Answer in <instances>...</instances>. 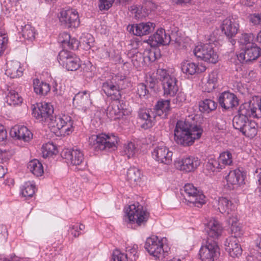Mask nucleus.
I'll use <instances>...</instances> for the list:
<instances>
[{
  "instance_id": "obj_1",
  "label": "nucleus",
  "mask_w": 261,
  "mask_h": 261,
  "mask_svg": "<svg viewBox=\"0 0 261 261\" xmlns=\"http://www.w3.org/2000/svg\"><path fill=\"white\" fill-rule=\"evenodd\" d=\"M202 128L198 126H192L188 122L179 120L174 130L175 142L183 146L192 145L195 140L200 138Z\"/></svg>"
},
{
  "instance_id": "obj_2",
  "label": "nucleus",
  "mask_w": 261,
  "mask_h": 261,
  "mask_svg": "<svg viewBox=\"0 0 261 261\" xmlns=\"http://www.w3.org/2000/svg\"><path fill=\"white\" fill-rule=\"evenodd\" d=\"M47 123L50 131L58 136L69 135L73 124L71 117L66 115L52 116Z\"/></svg>"
},
{
  "instance_id": "obj_3",
  "label": "nucleus",
  "mask_w": 261,
  "mask_h": 261,
  "mask_svg": "<svg viewBox=\"0 0 261 261\" xmlns=\"http://www.w3.org/2000/svg\"><path fill=\"white\" fill-rule=\"evenodd\" d=\"M117 137L113 135H93L89 138V144L95 149L100 150H115L117 148Z\"/></svg>"
},
{
  "instance_id": "obj_4",
  "label": "nucleus",
  "mask_w": 261,
  "mask_h": 261,
  "mask_svg": "<svg viewBox=\"0 0 261 261\" xmlns=\"http://www.w3.org/2000/svg\"><path fill=\"white\" fill-rule=\"evenodd\" d=\"M158 79L162 82L165 96H174L178 90L177 80L173 75H170L167 71L164 69L157 70Z\"/></svg>"
},
{
  "instance_id": "obj_5",
  "label": "nucleus",
  "mask_w": 261,
  "mask_h": 261,
  "mask_svg": "<svg viewBox=\"0 0 261 261\" xmlns=\"http://www.w3.org/2000/svg\"><path fill=\"white\" fill-rule=\"evenodd\" d=\"M127 215L130 222L140 226L144 225L147 221L149 213L142 205L136 203L129 206Z\"/></svg>"
},
{
  "instance_id": "obj_6",
  "label": "nucleus",
  "mask_w": 261,
  "mask_h": 261,
  "mask_svg": "<svg viewBox=\"0 0 261 261\" xmlns=\"http://www.w3.org/2000/svg\"><path fill=\"white\" fill-rule=\"evenodd\" d=\"M145 248L150 254L156 258L164 257L168 252V247H165L162 239L156 236H152L146 240Z\"/></svg>"
},
{
  "instance_id": "obj_7",
  "label": "nucleus",
  "mask_w": 261,
  "mask_h": 261,
  "mask_svg": "<svg viewBox=\"0 0 261 261\" xmlns=\"http://www.w3.org/2000/svg\"><path fill=\"white\" fill-rule=\"evenodd\" d=\"M62 156L68 164H70L79 170H83L87 167L83 152L79 149L65 150Z\"/></svg>"
},
{
  "instance_id": "obj_8",
  "label": "nucleus",
  "mask_w": 261,
  "mask_h": 261,
  "mask_svg": "<svg viewBox=\"0 0 261 261\" xmlns=\"http://www.w3.org/2000/svg\"><path fill=\"white\" fill-rule=\"evenodd\" d=\"M181 193L187 201L194 204H203L205 203V196L193 184H187L184 187Z\"/></svg>"
},
{
  "instance_id": "obj_9",
  "label": "nucleus",
  "mask_w": 261,
  "mask_h": 261,
  "mask_svg": "<svg viewBox=\"0 0 261 261\" xmlns=\"http://www.w3.org/2000/svg\"><path fill=\"white\" fill-rule=\"evenodd\" d=\"M59 62L69 71H75L81 66V61L73 53L62 50L59 54Z\"/></svg>"
},
{
  "instance_id": "obj_10",
  "label": "nucleus",
  "mask_w": 261,
  "mask_h": 261,
  "mask_svg": "<svg viewBox=\"0 0 261 261\" xmlns=\"http://www.w3.org/2000/svg\"><path fill=\"white\" fill-rule=\"evenodd\" d=\"M130 114V111L125 102L115 100L107 110V115L111 119H119L121 117Z\"/></svg>"
},
{
  "instance_id": "obj_11",
  "label": "nucleus",
  "mask_w": 261,
  "mask_h": 261,
  "mask_svg": "<svg viewBox=\"0 0 261 261\" xmlns=\"http://www.w3.org/2000/svg\"><path fill=\"white\" fill-rule=\"evenodd\" d=\"M122 81L118 79V76H116L111 80L103 83L102 90L108 96L111 97L114 100H118L121 97L119 89L120 82Z\"/></svg>"
},
{
  "instance_id": "obj_12",
  "label": "nucleus",
  "mask_w": 261,
  "mask_h": 261,
  "mask_svg": "<svg viewBox=\"0 0 261 261\" xmlns=\"http://www.w3.org/2000/svg\"><path fill=\"white\" fill-rule=\"evenodd\" d=\"M54 109L52 105L47 102H41L33 110V116L42 122H47L52 117Z\"/></svg>"
},
{
  "instance_id": "obj_13",
  "label": "nucleus",
  "mask_w": 261,
  "mask_h": 261,
  "mask_svg": "<svg viewBox=\"0 0 261 261\" xmlns=\"http://www.w3.org/2000/svg\"><path fill=\"white\" fill-rule=\"evenodd\" d=\"M152 155L153 158L160 163L168 165L172 162L173 152L164 145L155 147L152 152Z\"/></svg>"
},
{
  "instance_id": "obj_14",
  "label": "nucleus",
  "mask_w": 261,
  "mask_h": 261,
  "mask_svg": "<svg viewBox=\"0 0 261 261\" xmlns=\"http://www.w3.org/2000/svg\"><path fill=\"white\" fill-rule=\"evenodd\" d=\"M60 22L68 28H76L80 24L77 12L74 9L64 10L60 12Z\"/></svg>"
},
{
  "instance_id": "obj_15",
  "label": "nucleus",
  "mask_w": 261,
  "mask_h": 261,
  "mask_svg": "<svg viewBox=\"0 0 261 261\" xmlns=\"http://www.w3.org/2000/svg\"><path fill=\"white\" fill-rule=\"evenodd\" d=\"M175 167L176 169L190 172L194 171L200 165V161L197 158L189 156L175 161Z\"/></svg>"
},
{
  "instance_id": "obj_16",
  "label": "nucleus",
  "mask_w": 261,
  "mask_h": 261,
  "mask_svg": "<svg viewBox=\"0 0 261 261\" xmlns=\"http://www.w3.org/2000/svg\"><path fill=\"white\" fill-rule=\"evenodd\" d=\"M212 230V226L210 223H207L205 230L207 233L208 237L205 244L201 246L200 250V256L202 261H212V239L211 235Z\"/></svg>"
},
{
  "instance_id": "obj_17",
  "label": "nucleus",
  "mask_w": 261,
  "mask_h": 261,
  "mask_svg": "<svg viewBox=\"0 0 261 261\" xmlns=\"http://www.w3.org/2000/svg\"><path fill=\"white\" fill-rule=\"evenodd\" d=\"M260 54V48L252 43L250 46H246L245 50L238 55V58L242 63H246L255 60Z\"/></svg>"
},
{
  "instance_id": "obj_18",
  "label": "nucleus",
  "mask_w": 261,
  "mask_h": 261,
  "mask_svg": "<svg viewBox=\"0 0 261 261\" xmlns=\"http://www.w3.org/2000/svg\"><path fill=\"white\" fill-rule=\"evenodd\" d=\"M154 4L147 1L143 5H133L130 7V11L134 17L138 19L146 17L153 9Z\"/></svg>"
},
{
  "instance_id": "obj_19",
  "label": "nucleus",
  "mask_w": 261,
  "mask_h": 261,
  "mask_svg": "<svg viewBox=\"0 0 261 261\" xmlns=\"http://www.w3.org/2000/svg\"><path fill=\"white\" fill-rule=\"evenodd\" d=\"M155 24L151 22H142L139 24H133L128 27L129 32L139 36L146 35L152 32Z\"/></svg>"
},
{
  "instance_id": "obj_20",
  "label": "nucleus",
  "mask_w": 261,
  "mask_h": 261,
  "mask_svg": "<svg viewBox=\"0 0 261 261\" xmlns=\"http://www.w3.org/2000/svg\"><path fill=\"white\" fill-rule=\"evenodd\" d=\"M171 41L169 35L166 33L165 30L158 29L156 32L149 37L147 42L151 46L155 47L158 45H167Z\"/></svg>"
},
{
  "instance_id": "obj_21",
  "label": "nucleus",
  "mask_w": 261,
  "mask_h": 261,
  "mask_svg": "<svg viewBox=\"0 0 261 261\" xmlns=\"http://www.w3.org/2000/svg\"><path fill=\"white\" fill-rule=\"evenodd\" d=\"M73 103L79 109L85 111L91 105L90 93L84 91L77 93L73 99Z\"/></svg>"
},
{
  "instance_id": "obj_22",
  "label": "nucleus",
  "mask_w": 261,
  "mask_h": 261,
  "mask_svg": "<svg viewBox=\"0 0 261 261\" xmlns=\"http://www.w3.org/2000/svg\"><path fill=\"white\" fill-rule=\"evenodd\" d=\"M11 136L24 142L29 141L33 137L32 133L28 128L21 125H16L13 127L10 132Z\"/></svg>"
},
{
  "instance_id": "obj_23",
  "label": "nucleus",
  "mask_w": 261,
  "mask_h": 261,
  "mask_svg": "<svg viewBox=\"0 0 261 261\" xmlns=\"http://www.w3.org/2000/svg\"><path fill=\"white\" fill-rule=\"evenodd\" d=\"M219 103L225 109H232L239 105L237 96L233 93L224 92L219 98Z\"/></svg>"
},
{
  "instance_id": "obj_24",
  "label": "nucleus",
  "mask_w": 261,
  "mask_h": 261,
  "mask_svg": "<svg viewBox=\"0 0 261 261\" xmlns=\"http://www.w3.org/2000/svg\"><path fill=\"white\" fill-rule=\"evenodd\" d=\"M238 23L233 18H227L223 20L221 25L222 32L228 37L232 38L238 33Z\"/></svg>"
},
{
  "instance_id": "obj_25",
  "label": "nucleus",
  "mask_w": 261,
  "mask_h": 261,
  "mask_svg": "<svg viewBox=\"0 0 261 261\" xmlns=\"http://www.w3.org/2000/svg\"><path fill=\"white\" fill-rule=\"evenodd\" d=\"M182 71L187 75H194L204 71L206 69L205 65H198L189 61H184L181 64Z\"/></svg>"
},
{
  "instance_id": "obj_26",
  "label": "nucleus",
  "mask_w": 261,
  "mask_h": 261,
  "mask_svg": "<svg viewBox=\"0 0 261 261\" xmlns=\"http://www.w3.org/2000/svg\"><path fill=\"white\" fill-rule=\"evenodd\" d=\"M212 45L211 43L203 45H197L194 49V54L196 57L203 61L210 63L212 58Z\"/></svg>"
},
{
  "instance_id": "obj_27",
  "label": "nucleus",
  "mask_w": 261,
  "mask_h": 261,
  "mask_svg": "<svg viewBox=\"0 0 261 261\" xmlns=\"http://www.w3.org/2000/svg\"><path fill=\"white\" fill-rule=\"evenodd\" d=\"M239 243V239L235 237H229L227 239L226 250L232 257H239L242 253V249Z\"/></svg>"
},
{
  "instance_id": "obj_28",
  "label": "nucleus",
  "mask_w": 261,
  "mask_h": 261,
  "mask_svg": "<svg viewBox=\"0 0 261 261\" xmlns=\"http://www.w3.org/2000/svg\"><path fill=\"white\" fill-rule=\"evenodd\" d=\"M23 68L17 61H10L7 63L5 73L11 78H17L22 75Z\"/></svg>"
},
{
  "instance_id": "obj_29",
  "label": "nucleus",
  "mask_w": 261,
  "mask_h": 261,
  "mask_svg": "<svg viewBox=\"0 0 261 261\" xmlns=\"http://www.w3.org/2000/svg\"><path fill=\"white\" fill-rule=\"evenodd\" d=\"M59 41L66 49H76L79 45V42L74 38L66 32L61 33L59 36Z\"/></svg>"
},
{
  "instance_id": "obj_30",
  "label": "nucleus",
  "mask_w": 261,
  "mask_h": 261,
  "mask_svg": "<svg viewBox=\"0 0 261 261\" xmlns=\"http://www.w3.org/2000/svg\"><path fill=\"white\" fill-rule=\"evenodd\" d=\"M257 108L254 107L251 102L244 103L240 106L238 113L241 116L245 117L247 120L249 117L258 118L259 115L257 113Z\"/></svg>"
},
{
  "instance_id": "obj_31",
  "label": "nucleus",
  "mask_w": 261,
  "mask_h": 261,
  "mask_svg": "<svg viewBox=\"0 0 261 261\" xmlns=\"http://www.w3.org/2000/svg\"><path fill=\"white\" fill-rule=\"evenodd\" d=\"M139 118L145 121L142 125V127L145 129L151 127L155 119V114L153 111L150 109H142L139 112Z\"/></svg>"
},
{
  "instance_id": "obj_32",
  "label": "nucleus",
  "mask_w": 261,
  "mask_h": 261,
  "mask_svg": "<svg viewBox=\"0 0 261 261\" xmlns=\"http://www.w3.org/2000/svg\"><path fill=\"white\" fill-rule=\"evenodd\" d=\"M226 180L228 184L237 185L244 182V177L240 170L235 169L229 172L226 177Z\"/></svg>"
},
{
  "instance_id": "obj_33",
  "label": "nucleus",
  "mask_w": 261,
  "mask_h": 261,
  "mask_svg": "<svg viewBox=\"0 0 261 261\" xmlns=\"http://www.w3.org/2000/svg\"><path fill=\"white\" fill-rule=\"evenodd\" d=\"M232 155L229 152H224L220 154L218 161L213 162V168L218 169H222L224 165H230L232 162Z\"/></svg>"
},
{
  "instance_id": "obj_34",
  "label": "nucleus",
  "mask_w": 261,
  "mask_h": 261,
  "mask_svg": "<svg viewBox=\"0 0 261 261\" xmlns=\"http://www.w3.org/2000/svg\"><path fill=\"white\" fill-rule=\"evenodd\" d=\"M141 173L139 169L133 167L128 169L126 174V179L129 184L135 186L141 180Z\"/></svg>"
},
{
  "instance_id": "obj_35",
  "label": "nucleus",
  "mask_w": 261,
  "mask_h": 261,
  "mask_svg": "<svg viewBox=\"0 0 261 261\" xmlns=\"http://www.w3.org/2000/svg\"><path fill=\"white\" fill-rule=\"evenodd\" d=\"M234 205L232 202L225 197L219 198L218 200V209L222 214H230Z\"/></svg>"
},
{
  "instance_id": "obj_36",
  "label": "nucleus",
  "mask_w": 261,
  "mask_h": 261,
  "mask_svg": "<svg viewBox=\"0 0 261 261\" xmlns=\"http://www.w3.org/2000/svg\"><path fill=\"white\" fill-rule=\"evenodd\" d=\"M241 132L246 137L249 138L254 137L257 132V124L254 121L247 120Z\"/></svg>"
},
{
  "instance_id": "obj_37",
  "label": "nucleus",
  "mask_w": 261,
  "mask_h": 261,
  "mask_svg": "<svg viewBox=\"0 0 261 261\" xmlns=\"http://www.w3.org/2000/svg\"><path fill=\"white\" fill-rule=\"evenodd\" d=\"M33 85L34 91L37 94L45 95L50 90L48 84L40 81L38 79L34 80Z\"/></svg>"
},
{
  "instance_id": "obj_38",
  "label": "nucleus",
  "mask_w": 261,
  "mask_h": 261,
  "mask_svg": "<svg viewBox=\"0 0 261 261\" xmlns=\"http://www.w3.org/2000/svg\"><path fill=\"white\" fill-rule=\"evenodd\" d=\"M30 171L36 176H41L44 173L42 164L37 159L30 161L28 164Z\"/></svg>"
},
{
  "instance_id": "obj_39",
  "label": "nucleus",
  "mask_w": 261,
  "mask_h": 261,
  "mask_svg": "<svg viewBox=\"0 0 261 261\" xmlns=\"http://www.w3.org/2000/svg\"><path fill=\"white\" fill-rule=\"evenodd\" d=\"M170 100H162L159 101L155 105L156 113L159 116L164 115L163 117H166L170 110Z\"/></svg>"
},
{
  "instance_id": "obj_40",
  "label": "nucleus",
  "mask_w": 261,
  "mask_h": 261,
  "mask_svg": "<svg viewBox=\"0 0 261 261\" xmlns=\"http://www.w3.org/2000/svg\"><path fill=\"white\" fill-rule=\"evenodd\" d=\"M222 37H219L217 39L213 41V64H215L219 61V55L222 47Z\"/></svg>"
},
{
  "instance_id": "obj_41",
  "label": "nucleus",
  "mask_w": 261,
  "mask_h": 261,
  "mask_svg": "<svg viewBox=\"0 0 261 261\" xmlns=\"http://www.w3.org/2000/svg\"><path fill=\"white\" fill-rule=\"evenodd\" d=\"M17 27H20L21 33L24 39L32 40L35 38L34 29L31 25L27 24L23 25L18 24Z\"/></svg>"
},
{
  "instance_id": "obj_42",
  "label": "nucleus",
  "mask_w": 261,
  "mask_h": 261,
  "mask_svg": "<svg viewBox=\"0 0 261 261\" xmlns=\"http://www.w3.org/2000/svg\"><path fill=\"white\" fill-rule=\"evenodd\" d=\"M6 102L10 106L18 105L22 102V98L17 92L11 90L6 97Z\"/></svg>"
},
{
  "instance_id": "obj_43",
  "label": "nucleus",
  "mask_w": 261,
  "mask_h": 261,
  "mask_svg": "<svg viewBox=\"0 0 261 261\" xmlns=\"http://www.w3.org/2000/svg\"><path fill=\"white\" fill-rule=\"evenodd\" d=\"M58 152L56 146L52 142L43 144L42 147V153L43 158H48L55 154Z\"/></svg>"
},
{
  "instance_id": "obj_44",
  "label": "nucleus",
  "mask_w": 261,
  "mask_h": 261,
  "mask_svg": "<svg viewBox=\"0 0 261 261\" xmlns=\"http://www.w3.org/2000/svg\"><path fill=\"white\" fill-rule=\"evenodd\" d=\"M35 191V186L30 181L25 182L23 185L21 194L25 198L31 197L33 196Z\"/></svg>"
},
{
  "instance_id": "obj_45",
  "label": "nucleus",
  "mask_w": 261,
  "mask_h": 261,
  "mask_svg": "<svg viewBox=\"0 0 261 261\" xmlns=\"http://www.w3.org/2000/svg\"><path fill=\"white\" fill-rule=\"evenodd\" d=\"M138 246L134 245L132 246H128L126 248V257L127 258V261H136L138 258L137 253Z\"/></svg>"
},
{
  "instance_id": "obj_46",
  "label": "nucleus",
  "mask_w": 261,
  "mask_h": 261,
  "mask_svg": "<svg viewBox=\"0 0 261 261\" xmlns=\"http://www.w3.org/2000/svg\"><path fill=\"white\" fill-rule=\"evenodd\" d=\"M247 122V119L245 117L241 116L239 115L234 116L232 120L233 127L236 129L240 130L241 132Z\"/></svg>"
},
{
  "instance_id": "obj_47",
  "label": "nucleus",
  "mask_w": 261,
  "mask_h": 261,
  "mask_svg": "<svg viewBox=\"0 0 261 261\" xmlns=\"http://www.w3.org/2000/svg\"><path fill=\"white\" fill-rule=\"evenodd\" d=\"M79 44L83 45L84 48L86 50L90 49L93 44L94 40L92 35L89 34L84 35L81 38Z\"/></svg>"
},
{
  "instance_id": "obj_48",
  "label": "nucleus",
  "mask_w": 261,
  "mask_h": 261,
  "mask_svg": "<svg viewBox=\"0 0 261 261\" xmlns=\"http://www.w3.org/2000/svg\"><path fill=\"white\" fill-rule=\"evenodd\" d=\"M137 151L138 150L135 143L133 142H129L124 146V154L128 158L134 156Z\"/></svg>"
},
{
  "instance_id": "obj_49",
  "label": "nucleus",
  "mask_w": 261,
  "mask_h": 261,
  "mask_svg": "<svg viewBox=\"0 0 261 261\" xmlns=\"http://www.w3.org/2000/svg\"><path fill=\"white\" fill-rule=\"evenodd\" d=\"M132 62L136 68H139L143 65L144 57L141 53L137 52L132 56Z\"/></svg>"
},
{
  "instance_id": "obj_50",
  "label": "nucleus",
  "mask_w": 261,
  "mask_h": 261,
  "mask_svg": "<svg viewBox=\"0 0 261 261\" xmlns=\"http://www.w3.org/2000/svg\"><path fill=\"white\" fill-rule=\"evenodd\" d=\"M223 232L222 224L218 220L213 219V239L219 238Z\"/></svg>"
},
{
  "instance_id": "obj_51",
  "label": "nucleus",
  "mask_w": 261,
  "mask_h": 261,
  "mask_svg": "<svg viewBox=\"0 0 261 261\" xmlns=\"http://www.w3.org/2000/svg\"><path fill=\"white\" fill-rule=\"evenodd\" d=\"M223 260V253L218 243L213 242V261H222Z\"/></svg>"
},
{
  "instance_id": "obj_52",
  "label": "nucleus",
  "mask_w": 261,
  "mask_h": 261,
  "mask_svg": "<svg viewBox=\"0 0 261 261\" xmlns=\"http://www.w3.org/2000/svg\"><path fill=\"white\" fill-rule=\"evenodd\" d=\"M85 228V225L82 224H75L72 225L69 231L73 236L74 237L77 238L81 234V231Z\"/></svg>"
},
{
  "instance_id": "obj_53",
  "label": "nucleus",
  "mask_w": 261,
  "mask_h": 261,
  "mask_svg": "<svg viewBox=\"0 0 261 261\" xmlns=\"http://www.w3.org/2000/svg\"><path fill=\"white\" fill-rule=\"evenodd\" d=\"M212 100L210 99H206L199 103V110L202 113H209L212 111L210 105Z\"/></svg>"
},
{
  "instance_id": "obj_54",
  "label": "nucleus",
  "mask_w": 261,
  "mask_h": 261,
  "mask_svg": "<svg viewBox=\"0 0 261 261\" xmlns=\"http://www.w3.org/2000/svg\"><path fill=\"white\" fill-rule=\"evenodd\" d=\"M125 253H122L119 250L116 249L113 253V261H127Z\"/></svg>"
},
{
  "instance_id": "obj_55",
  "label": "nucleus",
  "mask_w": 261,
  "mask_h": 261,
  "mask_svg": "<svg viewBox=\"0 0 261 261\" xmlns=\"http://www.w3.org/2000/svg\"><path fill=\"white\" fill-rule=\"evenodd\" d=\"M114 2V0H99V8L100 10H107L112 7Z\"/></svg>"
},
{
  "instance_id": "obj_56",
  "label": "nucleus",
  "mask_w": 261,
  "mask_h": 261,
  "mask_svg": "<svg viewBox=\"0 0 261 261\" xmlns=\"http://www.w3.org/2000/svg\"><path fill=\"white\" fill-rule=\"evenodd\" d=\"M253 35L251 33L242 34L240 38V41L242 44H249L251 41L253 40Z\"/></svg>"
},
{
  "instance_id": "obj_57",
  "label": "nucleus",
  "mask_w": 261,
  "mask_h": 261,
  "mask_svg": "<svg viewBox=\"0 0 261 261\" xmlns=\"http://www.w3.org/2000/svg\"><path fill=\"white\" fill-rule=\"evenodd\" d=\"M185 100V94L182 92H179L177 94L176 98L173 99V103L178 106H180Z\"/></svg>"
},
{
  "instance_id": "obj_58",
  "label": "nucleus",
  "mask_w": 261,
  "mask_h": 261,
  "mask_svg": "<svg viewBox=\"0 0 261 261\" xmlns=\"http://www.w3.org/2000/svg\"><path fill=\"white\" fill-rule=\"evenodd\" d=\"M11 156V153L10 151L6 150H3L0 149V163H3L7 162Z\"/></svg>"
},
{
  "instance_id": "obj_59",
  "label": "nucleus",
  "mask_w": 261,
  "mask_h": 261,
  "mask_svg": "<svg viewBox=\"0 0 261 261\" xmlns=\"http://www.w3.org/2000/svg\"><path fill=\"white\" fill-rule=\"evenodd\" d=\"M231 231L232 235L230 237H235L239 239L242 234L241 228L237 225L231 226Z\"/></svg>"
},
{
  "instance_id": "obj_60",
  "label": "nucleus",
  "mask_w": 261,
  "mask_h": 261,
  "mask_svg": "<svg viewBox=\"0 0 261 261\" xmlns=\"http://www.w3.org/2000/svg\"><path fill=\"white\" fill-rule=\"evenodd\" d=\"M250 21L254 25H261V14H254L249 16Z\"/></svg>"
},
{
  "instance_id": "obj_61",
  "label": "nucleus",
  "mask_w": 261,
  "mask_h": 261,
  "mask_svg": "<svg viewBox=\"0 0 261 261\" xmlns=\"http://www.w3.org/2000/svg\"><path fill=\"white\" fill-rule=\"evenodd\" d=\"M137 93L140 97L145 96L148 93L146 87L144 84L140 83L138 85Z\"/></svg>"
},
{
  "instance_id": "obj_62",
  "label": "nucleus",
  "mask_w": 261,
  "mask_h": 261,
  "mask_svg": "<svg viewBox=\"0 0 261 261\" xmlns=\"http://www.w3.org/2000/svg\"><path fill=\"white\" fill-rule=\"evenodd\" d=\"M7 137V133L4 126L0 124V142L5 140Z\"/></svg>"
},
{
  "instance_id": "obj_63",
  "label": "nucleus",
  "mask_w": 261,
  "mask_h": 261,
  "mask_svg": "<svg viewBox=\"0 0 261 261\" xmlns=\"http://www.w3.org/2000/svg\"><path fill=\"white\" fill-rule=\"evenodd\" d=\"M174 5L183 6L190 3L191 0H170Z\"/></svg>"
},
{
  "instance_id": "obj_64",
  "label": "nucleus",
  "mask_w": 261,
  "mask_h": 261,
  "mask_svg": "<svg viewBox=\"0 0 261 261\" xmlns=\"http://www.w3.org/2000/svg\"><path fill=\"white\" fill-rule=\"evenodd\" d=\"M238 218L236 216L232 215V216L230 217L228 219V222L229 225H231V226L237 225L238 222Z\"/></svg>"
}]
</instances>
